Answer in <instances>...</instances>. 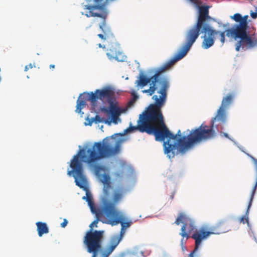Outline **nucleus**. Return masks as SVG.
<instances>
[{
  "instance_id": "f257e3e1",
  "label": "nucleus",
  "mask_w": 257,
  "mask_h": 257,
  "mask_svg": "<svg viewBox=\"0 0 257 257\" xmlns=\"http://www.w3.org/2000/svg\"><path fill=\"white\" fill-rule=\"evenodd\" d=\"M202 17L200 16L196 27L187 31L184 44L173 58L161 66L150 70V73L153 74V76L148 77L143 73L140 74L139 79L136 82L137 86L143 87L148 83L150 85L149 88L143 90V93L149 96H152L155 92L157 94L153 95L152 99L154 100V103L151 104L149 106L161 108L165 105L170 83L167 77H162L161 75L170 70L177 61L186 55L199 37V31L202 25Z\"/></svg>"
},
{
  "instance_id": "f03ea898",
  "label": "nucleus",
  "mask_w": 257,
  "mask_h": 257,
  "mask_svg": "<svg viewBox=\"0 0 257 257\" xmlns=\"http://www.w3.org/2000/svg\"><path fill=\"white\" fill-rule=\"evenodd\" d=\"M209 7L208 6H201L198 7V14L196 24L190 29H193L197 25L200 17L203 19L202 25L199 31L203 34V40L202 47L207 49L213 45L215 41V36L219 35L220 41L223 44L225 42V33L228 37H232L235 39H240L236 44L235 50L239 51L241 46H245L248 48H252L257 45V38L254 35L251 36L247 33L248 28V15H242L236 13L230 16V19L238 24H235L232 28L228 29L225 32H220L213 29L209 23L211 21H214L209 15Z\"/></svg>"
},
{
  "instance_id": "7ed1b4c3",
  "label": "nucleus",
  "mask_w": 257,
  "mask_h": 257,
  "mask_svg": "<svg viewBox=\"0 0 257 257\" xmlns=\"http://www.w3.org/2000/svg\"><path fill=\"white\" fill-rule=\"evenodd\" d=\"M161 109L159 108L155 139L158 141H164V152L169 158L174 157L176 150L184 153L194 145L211 140L216 136L214 129L203 124L192 130L187 136H182L180 130L174 135L165 125Z\"/></svg>"
},
{
  "instance_id": "20e7f679",
  "label": "nucleus",
  "mask_w": 257,
  "mask_h": 257,
  "mask_svg": "<svg viewBox=\"0 0 257 257\" xmlns=\"http://www.w3.org/2000/svg\"><path fill=\"white\" fill-rule=\"evenodd\" d=\"M120 149V143L112 138L106 137L102 142H95L89 147L84 146L71 161V171H68L69 176L73 173L76 184L81 188H85L87 182L84 174L82 162L91 164L96 161L117 154Z\"/></svg>"
},
{
  "instance_id": "39448f33",
  "label": "nucleus",
  "mask_w": 257,
  "mask_h": 257,
  "mask_svg": "<svg viewBox=\"0 0 257 257\" xmlns=\"http://www.w3.org/2000/svg\"><path fill=\"white\" fill-rule=\"evenodd\" d=\"M87 3H90L92 0H85ZM96 5H85L84 9L88 10L85 16L88 17H99L102 19V22L99 25V28L103 34H99L97 36L101 40H106L109 39L110 41L114 40V37L112 33L110 28L106 24V19L107 17V12L104 5H99L103 0H93Z\"/></svg>"
},
{
  "instance_id": "423d86ee",
  "label": "nucleus",
  "mask_w": 257,
  "mask_h": 257,
  "mask_svg": "<svg viewBox=\"0 0 257 257\" xmlns=\"http://www.w3.org/2000/svg\"><path fill=\"white\" fill-rule=\"evenodd\" d=\"M103 169L102 167L100 165H96L95 166V174L104 185L103 196L102 198L100 207L103 209L105 207L108 206V208H110V210L111 211V213L109 215L115 216L117 212H118L116 207V204L122 199V194L120 192H115L113 196L112 200H109L110 194L109 190L111 188L110 178L105 173L102 175L99 173Z\"/></svg>"
},
{
  "instance_id": "0eeeda50",
  "label": "nucleus",
  "mask_w": 257,
  "mask_h": 257,
  "mask_svg": "<svg viewBox=\"0 0 257 257\" xmlns=\"http://www.w3.org/2000/svg\"><path fill=\"white\" fill-rule=\"evenodd\" d=\"M159 111V108L149 106L147 111L140 115L137 125L130 126L126 131L135 132L138 130L141 133L146 132L155 136Z\"/></svg>"
},
{
  "instance_id": "6e6552de",
  "label": "nucleus",
  "mask_w": 257,
  "mask_h": 257,
  "mask_svg": "<svg viewBox=\"0 0 257 257\" xmlns=\"http://www.w3.org/2000/svg\"><path fill=\"white\" fill-rule=\"evenodd\" d=\"M227 224L225 220H220L218 221L216 225L211 229L212 231H206L204 227H202L199 230L196 231L191 236V238L195 240V246L194 250L189 254L193 253L198 249L199 246L201 244L202 241L206 239L209 235L212 234H220L227 231Z\"/></svg>"
},
{
  "instance_id": "1a4fd4ad",
  "label": "nucleus",
  "mask_w": 257,
  "mask_h": 257,
  "mask_svg": "<svg viewBox=\"0 0 257 257\" xmlns=\"http://www.w3.org/2000/svg\"><path fill=\"white\" fill-rule=\"evenodd\" d=\"M103 231H89L86 234L84 244L85 245L87 251L92 253L91 257H97L98 253L102 251V241Z\"/></svg>"
},
{
  "instance_id": "9d476101",
  "label": "nucleus",
  "mask_w": 257,
  "mask_h": 257,
  "mask_svg": "<svg viewBox=\"0 0 257 257\" xmlns=\"http://www.w3.org/2000/svg\"><path fill=\"white\" fill-rule=\"evenodd\" d=\"M84 94L87 96L88 101L93 106L96 105L98 99L106 101L108 103H114L115 100L114 92L109 87L96 89L94 92H85Z\"/></svg>"
},
{
  "instance_id": "9b49d317",
  "label": "nucleus",
  "mask_w": 257,
  "mask_h": 257,
  "mask_svg": "<svg viewBox=\"0 0 257 257\" xmlns=\"http://www.w3.org/2000/svg\"><path fill=\"white\" fill-rule=\"evenodd\" d=\"M182 223L183 226L181 227V232L180 235L183 238H186L188 239L189 237V234L192 232L194 231L193 234L198 230L196 229V225L194 221L188 216L183 213L179 214V216L176 219L175 223L177 225L180 224ZM199 229H198L199 230Z\"/></svg>"
},
{
  "instance_id": "f8f14e48",
  "label": "nucleus",
  "mask_w": 257,
  "mask_h": 257,
  "mask_svg": "<svg viewBox=\"0 0 257 257\" xmlns=\"http://www.w3.org/2000/svg\"><path fill=\"white\" fill-rule=\"evenodd\" d=\"M233 97V95L229 94L223 98L221 105L218 109L216 116L211 120L209 128L213 129L215 122L217 121L223 123L225 122L226 118L225 109L231 103Z\"/></svg>"
},
{
  "instance_id": "ddd939ff",
  "label": "nucleus",
  "mask_w": 257,
  "mask_h": 257,
  "mask_svg": "<svg viewBox=\"0 0 257 257\" xmlns=\"http://www.w3.org/2000/svg\"><path fill=\"white\" fill-rule=\"evenodd\" d=\"M111 210H110V208L107 207H105L104 208L102 209L101 207L98 208L96 212H95L94 213L96 215V219L94 220L89 225V227L91 228V229L89 231H92V232H94V231H92V227L93 226L97 227V224L99 221H101L103 222V221L108 219V218H109L110 213H111ZM88 232H87L86 234ZM86 236H84V238ZM85 238L84 239V240Z\"/></svg>"
},
{
  "instance_id": "4468645a",
  "label": "nucleus",
  "mask_w": 257,
  "mask_h": 257,
  "mask_svg": "<svg viewBox=\"0 0 257 257\" xmlns=\"http://www.w3.org/2000/svg\"><path fill=\"white\" fill-rule=\"evenodd\" d=\"M250 157H251L252 160L253 161V163L255 166V169L256 171V181H255L254 186L253 188H252V190L251 191V195L250 197L249 201V203H248V204L247 206V208L245 212V213L243 216L240 217L239 219V221L240 223H241L243 224L246 223L248 225H249V221H248L249 210L252 205V202L253 199L254 198V196L255 193V192L256 190V188H257V159H255L254 157H251V156Z\"/></svg>"
},
{
  "instance_id": "2eb2a0df",
  "label": "nucleus",
  "mask_w": 257,
  "mask_h": 257,
  "mask_svg": "<svg viewBox=\"0 0 257 257\" xmlns=\"http://www.w3.org/2000/svg\"><path fill=\"white\" fill-rule=\"evenodd\" d=\"M115 40L112 41L111 46L107 49L106 55L109 59H115L118 61H123L125 57L123 54L119 51L118 45L115 42Z\"/></svg>"
},
{
  "instance_id": "dca6fc26",
  "label": "nucleus",
  "mask_w": 257,
  "mask_h": 257,
  "mask_svg": "<svg viewBox=\"0 0 257 257\" xmlns=\"http://www.w3.org/2000/svg\"><path fill=\"white\" fill-rule=\"evenodd\" d=\"M123 217L120 214V213L117 212L116 216H109V218H108V219L104 220L103 221V223H105L108 224H111V225H115L118 223H120L121 225L122 230H125V228L129 227L131 224L132 222H124L123 221Z\"/></svg>"
},
{
  "instance_id": "f3484780",
  "label": "nucleus",
  "mask_w": 257,
  "mask_h": 257,
  "mask_svg": "<svg viewBox=\"0 0 257 257\" xmlns=\"http://www.w3.org/2000/svg\"><path fill=\"white\" fill-rule=\"evenodd\" d=\"M120 240L121 237H118L117 235L112 237L110 244L107 246L105 251L102 253L101 257H108V256L117 246Z\"/></svg>"
},
{
  "instance_id": "a211bd4d",
  "label": "nucleus",
  "mask_w": 257,
  "mask_h": 257,
  "mask_svg": "<svg viewBox=\"0 0 257 257\" xmlns=\"http://www.w3.org/2000/svg\"><path fill=\"white\" fill-rule=\"evenodd\" d=\"M121 113V111L120 109L116 106L113 109L111 110V112L110 114L111 116V119L110 120L106 119L104 120V123L109 125L110 124L111 122L114 124H117L118 123V121H120L119 116Z\"/></svg>"
},
{
  "instance_id": "6ab92c4d",
  "label": "nucleus",
  "mask_w": 257,
  "mask_h": 257,
  "mask_svg": "<svg viewBox=\"0 0 257 257\" xmlns=\"http://www.w3.org/2000/svg\"><path fill=\"white\" fill-rule=\"evenodd\" d=\"M85 92L81 94L77 101L76 112L81 113V110L86 105V101L88 100L87 96L85 95Z\"/></svg>"
},
{
  "instance_id": "aec40b11",
  "label": "nucleus",
  "mask_w": 257,
  "mask_h": 257,
  "mask_svg": "<svg viewBox=\"0 0 257 257\" xmlns=\"http://www.w3.org/2000/svg\"><path fill=\"white\" fill-rule=\"evenodd\" d=\"M37 227L38 234L39 236H42L44 234L48 233L49 232V228L45 222H37L36 223Z\"/></svg>"
},
{
  "instance_id": "412c9836",
  "label": "nucleus",
  "mask_w": 257,
  "mask_h": 257,
  "mask_svg": "<svg viewBox=\"0 0 257 257\" xmlns=\"http://www.w3.org/2000/svg\"><path fill=\"white\" fill-rule=\"evenodd\" d=\"M83 199H86L92 213H94L95 212L97 211L98 209L96 208L93 203V198L90 194H89L88 193H87L86 196L83 197Z\"/></svg>"
},
{
  "instance_id": "4be33fe9",
  "label": "nucleus",
  "mask_w": 257,
  "mask_h": 257,
  "mask_svg": "<svg viewBox=\"0 0 257 257\" xmlns=\"http://www.w3.org/2000/svg\"><path fill=\"white\" fill-rule=\"evenodd\" d=\"M105 120V119H104L103 118H101L99 115H96L95 117H92L91 118V119L89 121L88 125H91L93 122H94L96 123H99V122H104Z\"/></svg>"
},
{
  "instance_id": "5701e85b",
  "label": "nucleus",
  "mask_w": 257,
  "mask_h": 257,
  "mask_svg": "<svg viewBox=\"0 0 257 257\" xmlns=\"http://www.w3.org/2000/svg\"><path fill=\"white\" fill-rule=\"evenodd\" d=\"M108 103L109 104V108L103 107L101 109V110H102V111H103L106 113L110 114L111 112V110L115 108V107L116 106V105L114 104V103Z\"/></svg>"
},
{
  "instance_id": "b1692460",
  "label": "nucleus",
  "mask_w": 257,
  "mask_h": 257,
  "mask_svg": "<svg viewBox=\"0 0 257 257\" xmlns=\"http://www.w3.org/2000/svg\"><path fill=\"white\" fill-rule=\"evenodd\" d=\"M250 15L252 19H255L257 18V13L256 12H253L252 11H250Z\"/></svg>"
},
{
  "instance_id": "393cba45",
  "label": "nucleus",
  "mask_w": 257,
  "mask_h": 257,
  "mask_svg": "<svg viewBox=\"0 0 257 257\" xmlns=\"http://www.w3.org/2000/svg\"><path fill=\"white\" fill-rule=\"evenodd\" d=\"M68 220L66 219H64L63 221L61 223V226L64 228L68 224Z\"/></svg>"
},
{
  "instance_id": "a878e982",
  "label": "nucleus",
  "mask_w": 257,
  "mask_h": 257,
  "mask_svg": "<svg viewBox=\"0 0 257 257\" xmlns=\"http://www.w3.org/2000/svg\"><path fill=\"white\" fill-rule=\"evenodd\" d=\"M33 67V65L30 63L29 65H26L25 67V71H27L29 69H32Z\"/></svg>"
},
{
  "instance_id": "bb28decb",
  "label": "nucleus",
  "mask_w": 257,
  "mask_h": 257,
  "mask_svg": "<svg viewBox=\"0 0 257 257\" xmlns=\"http://www.w3.org/2000/svg\"><path fill=\"white\" fill-rule=\"evenodd\" d=\"M190 2L195 4V5H198L200 4V2L199 0H189Z\"/></svg>"
},
{
  "instance_id": "cd10ccee",
  "label": "nucleus",
  "mask_w": 257,
  "mask_h": 257,
  "mask_svg": "<svg viewBox=\"0 0 257 257\" xmlns=\"http://www.w3.org/2000/svg\"><path fill=\"white\" fill-rule=\"evenodd\" d=\"M124 233V230H122V228H121V231L120 232V236H117L118 237H121L123 236V234Z\"/></svg>"
},
{
  "instance_id": "c85d7f7f",
  "label": "nucleus",
  "mask_w": 257,
  "mask_h": 257,
  "mask_svg": "<svg viewBox=\"0 0 257 257\" xmlns=\"http://www.w3.org/2000/svg\"><path fill=\"white\" fill-rule=\"evenodd\" d=\"M137 97H138V96H137V95H135V97H134V100H131L130 101H129V102H128V104H129L130 105H131L132 103H133V102H134V101H135Z\"/></svg>"
},
{
  "instance_id": "c756f323",
  "label": "nucleus",
  "mask_w": 257,
  "mask_h": 257,
  "mask_svg": "<svg viewBox=\"0 0 257 257\" xmlns=\"http://www.w3.org/2000/svg\"><path fill=\"white\" fill-rule=\"evenodd\" d=\"M221 134H223V135L225 137H226V138H229L228 135V134H227V133H221Z\"/></svg>"
},
{
  "instance_id": "7c9ffc66",
  "label": "nucleus",
  "mask_w": 257,
  "mask_h": 257,
  "mask_svg": "<svg viewBox=\"0 0 257 257\" xmlns=\"http://www.w3.org/2000/svg\"><path fill=\"white\" fill-rule=\"evenodd\" d=\"M98 46L99 48H102L103 49H104L105 48V46H102L101 44H98Z\"/></svg>"
},
{
  "instance_id": "2f4dec72",
  "label": "nucleus",
  "mask_w": 257,
  "mask_h": 257,
  "mask_svg": "<svg viewBox=\"0 0 257 257\" xmlns=\"http://www.w3.org/2000/svg\"><path fill=\"white\" fill-rule=\"evenodd\" d=\"M55 65H54V64H51V65H50V66H49V68H50V69H54V68H55Z\"/></svg>"
},
{
  "instance_id": "473e14b6",
  "label": "nucleus",
  "mask_w": 257,
  "mask_h": 257,
  "mask_svg": "<svg viewBox=\"0 0 257 257\" xmlns=\"http://www.w3.org/2000/svg\"><path fill=\"white\" fill-rule=\"evenodd\" d=\"M174 193H173L171 196V198L172 199H173L174 198Z\"/></svg>"
},
{
  "instance_id": "72a5a7b5",
  "label": "nucleus",
  "mask_w": 257,
  "mask_h": 257,
  "mask_svg": "<svg viewBox=\"0 0 257 257\" xmlns=\"http://www.w3.org/2000/svg\"><path fill=\"white\" fill-rule=\"evenodd\" d=\"M255 12L257 13V7L255 9Z\"/></svg>"
},
{
  "instance_id": "f704fd0d",
  "label": "nucleus",
  "mask_w": 257,
  "mask_h": 257,
  "mask_svg": "<svg viewBox=\"0 0 257 257\" xmlns=\"http://www.w3.org/2000/svg\"><path fill=\"white\" fill-rule=\"evenodd\" d=\"M189 257H193L192 256V253L190 254Z\"/></svg>"
}]
</instances>
